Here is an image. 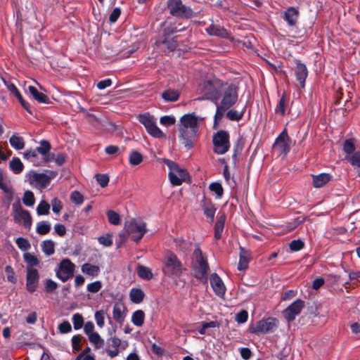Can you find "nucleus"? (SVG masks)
<instances>
[{
  "instance_id": "nucleus-1",
  "label": "nucleus",
  "mask_w": 360,
  "mask_h": 360,
  "mask_svg": "<svg viewBox=\"0 0 360 360\" xmlns=\"http://www.w3.org/2000/svg\"><path fill=\"white\" fill-rule=\"evenodd\" d=\"M202 118L195 113L185 114L181 117L178 124L179 138L186 148L193 147L199 131Z\"/></svg>"
},
{
  "instance_id": "nucleus-2",
  "label": "nucleus",
  "mask_w": 360,
  "mask_h": 360,
  "mask_svg": "<svg viewBox=\"0 0 360 360\" xmlns=\"http://www.w3.org/2000/svg\"><path fill=\"white\" fill-rule=\"evenodd\" d=\"M221 102H217L216 113L214 115V125L220 121L225 112L233 106L238 99V87L231 82L227 81L224 86L220 98Z\"/></svg>"
},
{
  "instance_id": "nucleus-3",
  "label": "nucleus",
  "mask_w": 360,
  "mask_h": 360,
  "mask_svg": "<svg viewBox=\"0 0 360 360\" xmlns=\"http://www.w3.org/2000/svg\"><path fill=\"white\" fill-rule=\"evenodd\" d=\"M227 81L217 77L206 79L200 84V92L205 98L210 100L217 105V102L221 96L224 86Z\"/></svg>"
},
{
  "instance_id": "nucleus-4",
  "label": "nucleus",
  "mask_w": 360,
  "mask_h": 360,
  "mask_svg": "<svg viewBox=\"0 0 360 360\" xmlns=\"http://www.w3.org/2000/svg\"><path fill=\"white\" fill-rule=\"evenodd\" d=\"M57 174V172L53 170H46L41 173L30 170L25 174V181L34 188L42 190L49 186L51 180L55 179Z\"/></svg>"
},
{
  "instance_id": "nucleus-5",
  "label": "nucleus",
  "mask_w": 360,
  "mask_h": 360,
  "mask_svg": "<svg viewBox=\"0 0 360 360\" xmlns=\"http://www.w3.org/2000/svg\"><path fill=\"white\" fill-rule=\"evenodd\" d=\"M192 268L195 277L201 281L207 280L209 266L206 257L202 254V250L197 248L193 252Z\"/></svg>"
},
{
  "instance_id": "nucleus-6",
  "label": "nucleus",
  "mask_w": 360,
  "mask_h": 360,
  "mask_svg": "<svg viewBox=\"0 0 360 360\" xmlns=\"http://www.w3.org/2000/svg\"><path fill=\"white\" fill-rule=\"evenodd\" d=\"M162 161L169 169L168 177L172 186H180L189 179L190 176L186 169L170 160L165 158Z\"/></svg>"
},
{
  "instance_id": "nucleus-7",
  "label": "nucleus",
  "mask_w": 360,
  "mask_h": 360,
  "mask_svg": "<svg viewBox=\"0 0 360 360\" xmlns=\"http://www.w3.org/2000/svg\"><path fill=\"white\" fill-rule=\"evenodd\" d=\"M184 270L183 264L176 255L173 252H168L165 257L163 273L171 278H179Z\"/></svg>"
},
{
  "instance_id": "nucleus-8",
  "label": "nucleus",
  "mask_w": 360,
  "mask_h": 360,
  "mask_svg": "<svg viewBox=\"0 0 360 360\" xmlns=\"http://www.w3.org/2000/svg\"><path fill=\"white\" fill-rule=\"evenodd\" d=\"M125 229L131 239L139 242L146 233V224L141 219H131L125 222Z\"/></svg>"
},
{
  "instance_id": "nucleus-9",
  "label": "nucleus",
  "mask_w": 360,
  "mask_h": 360,
  "mask_svg": "<svg viewBox=\"0 0 360 360\" xmlns=\"http://www.w3.org/2000/svg\"><path fill=\"white\" fill-rule=\"evenodd\" d=\"M278 321L276 318L269 317L257 321L249 327L250 333L266 334L274 332L278 326Z\"/></svg>"
},
{
  "instance_id": "nucleus-10",
  "label": "nucleus",
  "mask_w": 360,
  "mask_h": 360,
  "mask_svg": "<svg viewBox=\"0 0 360 360\" xmlns=\"http://www.w3.org/2000/svg\"><path fill=\"white\" fill-rule=\"evenodd\" d=\"M213 145L215 153L225 154L230 148L229 133L224 130L217 131L213 136Z\"/></svg>"
},
{
  "instance_id": "nucleus-11",
  "label": "nucleus",
  "mask_w": 360,
  "mask_h": 360,
  "mask_svg": "<svg viewBox=\"0 0 360 360\" xmlns=\"http://www.w3.org/2000/svg\"><path fill=\"white\" fill-rule=\"evenodd\" d=\"M167 7L170 14L173 16L186 18L193 16L192 9L184 5L181 0H169Z\"/></svg>"
},
{
  "instance_id": "nucleus-12",
  "label": "nucleus",
  "mask_w": 360,
  "mask_h": 360,
  "mask_svg": "<svg viewBox=\"0 0 360 360\" xmlns=\"http://www.w3.org/2000/svg\"><path fill=\"white\" fill-rule=\"evenodd\" d=\"M75 265L69 259H63L56 269V276L65 282L73 276Z\"/></svg>"
},
{
  "instance_id": "nucleus-13",
  "label": "nucleus",
  "mask_w": 360,
  "mask_h": 360,
  "mask_svg": "<svg viewBox=\"0 0 360 360\" xmlns=\"http://www.w3.org/2000/svg\"><path fill=\"white\" fill-rule=\"evenodd\" d=\"M274 148L280 154L286 155L290 149V139L286 129L278 136L274 144Z\"/></svg>"
},
{
  "instance_id": "nucleus-14",
  "label": "nucleus",
  "mask_w": 360,
  "mask_h": 360,
  "mask_svg": "<svg viewBox=\"0 0 360 360\" xmlns=\"http://www.w3.org/2000/svg\"><path fill=\"white\" fill-rule=\"evenodd\" d=\"M15 211L14 219L18 223L22 224L25 227H30L32 225V217L30 212L23 210L20 205L13 204Z\"/></svg>"
},
{
  "instance_id": "nucleus-15",
  "label": "nucleus",
  "mask_w": 360,
  "mask_h": 360,
  "mask_svg": "<svg viewBox=\"0 0 360 360\" xmlns=\"http://www.w3.org/2000/svg\"><path fill=\"white\" fill-rule=\"evenodd\" d=\"M39 274L36 269L27 267L26 275V288L30 292H34L39 285Z\"/></svg>"
},
{
  "instance_id": "nucleus-16",
  "label": "nucleus",
  "mask_w": 360,
  "mask_h": 360,
  "mask_svg": "<svg viewBox=\"0 0 360 360\" xmlns=\"http://www.w3.org/2000/svg\"><path fill=\"white\" fill-rule=\"evenodd\" d=\"M304 306V301L298 299L288 306L284 311V316L288 321H292L301 312Z\"/></svg>"
},
{
  "instance_id": "nucleus-17",
  "label": "nucleus",
  "mask_w": 360,
  "mask_h": 360,
  "mask_svg": "<svg viewBox=\"0 0 360 360\" xmlns=\"http://www.w3.org/2000/svg\"><path fill=\"white\" fill-rule=\"evenodd\" d=\"M210 281L214 293L219 297H223L226 289L221 278L217 274L213 273L210 276Z\"/></svg>"
},
{
  "instance_id": "nucleus-18",
  "label": "nucleus",
  "mask_w": 360,
  "mask_h": 360,
  "mask_svg": "<svg viewBox=\"0 0 360 360\" xmlns=\"http://www.w3.org/2000/svg\"><path fill=\"white\" fill-rule=\"evenodd\" d=\"M294 72L296 79L300 83L302 88L305 86V81L308 75V70L306 65L299 60L296 62V66L294 68Z\"/></svg>"
},
{
  "instance_id": "nucleus-19",
  "label": "nucleus",
  "mask_w": 360,
  "mask_h": 360,
  "mask_svg": "<svg viewBox=\"0 0 360 360\" xmlns=\"http://www.w3.org/2000/svg\"><path fill=\"white\" fill-rule=\"evenodd\" d=\"M205 32L210 36H216L222 38L229 37V33L224 27L214 23H212L209 27H207L205 29Z\"/></svg>"
},
{
  "instance_id": "nucleus-20",
  "label": "nucleus",
  "mask_w": 360,
  "mask_h": 360,
  "mask_svg": "<svg viewBox=\"0 0 360 360\" xmlns=\"http://www.w3.org/2000/svg\"><path fill=\"white\" fill-rule=\"evenodd\" d=\"M299 16V11L294 7H289L283 13V19L287 22L288 25H295Z\"/></svg>"
},
{
  "instance_id": "nucleus-21",
  "label": "nucleus",
  "mask_w": 360,
  "mask_h": 360,
  "mask_svg": "<svg viewBox=\"0 0 360 360\" xmlns=\"http://www.w3.org/2000/svg\"><path fill=\"white\" fill-rule=\"evenodd\" d=\"M125 307L120 303H115L113 306L112 309V318L113 319L122 324L125 319Z\"/></svg>"
},
{
  "instance_id": "nucleus-22",
  "label": "nucleus",
  "mask_w": 360,
  "mask_h": 360,
  "mask_svg": "<svg viewBox=\"0 0 360 360\" xmlns=\"http://www.w3.org/2000/svg\"><path fill=\"white\" fill-rule=\"evenodd\" d=\"M202 208L203 210L204 214L207 217L210 218L212 221L214 217L216 208L212 201L205 198L202 201Z\"/></svg>"
},
{
  "instance_id": "nucleus-23",
  "label": "nucleus",
  "mask_w": 360,
  "mask_h": 360,
  "mask_svg": "<svg viewBox=\"0 0 360 360\" xmlns=\"http://www.w3.org/2000/svg\"><path fill=\"white\" fill-rule=\"evenodd\" d=\"M250 262V253L244 248H240V259L238 265V269L245 270L248 268Z\"/></svg>"
},
{
  "instance_id": "nucleus-24",
  "label": "nucleus",
  "mask_w": 360,
  "mask_h": 360,
  "mask_svg": "<svg viewBox=\"0 0 360 360\" xmlns=\"http://www.w3.org/2000/svg\"><path fill=\"white\" fill-rule=\"evenodd\" d=\"M28 91L33 98L41 103H48L49 101V97L44 94L38 91V90L33 86H28Z\"/></svg>"
},
{
  "instance_id": "nucleus-25",
  "label": "nucleus",
  "mask_w": 360,
  "mask_h": 360,
  "mask_svg": "<svg viewBox=\"0 0 360 360\" xmlns=\"http://www.w3.org/2000/svg\"><path fill=\"white\" fill-rule=\"evenodd\" d=\"M330 180V176L326 173H321L313 176V185L315 188L324 186Z\"/></svg>"
},
{
  "instance_id": "nucleus-26",
  "label": "nucleus",
  "mask_w": 360,
  "mask_h": 360,
  "mask_svg": "<svg viewBox=\"0 0 360 360\" xmlns=\"http://www.w3.org/2000/svg\"><path fill=\"white\" fill-rule=\"evenodd\" d=\"M110 340L111 342V346L113 349H108L106 352L110 358H114L119 354V348L121 345V340L114 336L111 338Z\"/></svg>"
},
{
  "instance_id": "nucleus-27",
  "label": "nucleus",
  "mask_w": 360,
  "mask_h": 360,
  "mask_svg": "<svg viewBox=\"0 0 360 360\" xmlns=\"http://www.w3.org/2000/svg\"><path fill=\"white\" fill-rule=\"evenodd\" d=\"M9 168L15 174H20L24 169V165L19 158L14 157L9 162Z\"/></svg>"
},
{
  "instance_id": "nucleus-28",
  "label": "nucleus",
  "mask_w": 360,
  "mask_h": 360,
  "mask_svg": "<svg viewBox=\"0 0 360 360\" xmlns=\"http://www.w3.org/2000/svg\"><path fill=\"white\" fill-rule=\"evenodd\" d=\"M11 146L15 150H20L25 148V141L22 136L17 134L12 135L9 139Z\"/></svg>"
},
{
  "instance_id": "nucleus-29",
  "label": "nucleus",
  "mask_w": 360,
  "mask_h": 360,
  "mask_svg": "<svg viewBox=\"0 0 360 360\" xmlns=\"http://www.w3.org/2000/svg\"><path fill=\"white\" fill-rule=\"evenodd\" d=\"M146 131L150 134L152 137L156 139H162L165 138V134L163 131L158 127L156 121L154 123L151 124L146 129Z\"/></svg>"
},
{
  "instance_id": "nucleus-30",
  "label": "nucleus",
  "mask_w": 360,
  "mask_h": 360,
  "mask_svg": "<svg viewBox=\"0 0 360 360\" xmlns=\"http://www.w3.org/2000/svg\"><path fill=\"white\" fill-rule=\"evenodd\" d=\"M81 269L84 274L93 277L97 276L100 272L99 266L89 263L84 264Z\"/></svg>"
},
{
  "instance_id": "nucleus-31",
  "label": "nucleus",
  "mask_w": 360,
  "mask_h": 360,
  "mask_svg": "<svg viewBox=\"0 0 360 360\" xmlns=\"http://www.w3.org/2000/svg\"><path fill=\"white\" fill-rule=\"evenodd\" d=\"M145 294L140 288H132L129 292L131 301L135 304L141 303L144 298Z\"/></svg>"
},
{
  "instance_id": "nucleus-32",
  "label": "nucleus",
  "mask_w": 360,
  "mask_h": 360,
  "mask_svg": "<svg viewBox=\"0 0 360 360\" xmlns=\"http://www.w3.org/2000/svg\"><path fill=\"white\" fill-rule=\"evenodd\" d=\"M88 338L89 342L94 345L95 349H101L104 346V340L97 332L89 334Z\"/></svg>"
},
{
  "instance_id": "nucleus-33",
  "label": "nucleus",
  "mask_w": 360,
  "mask_h": 360,
  "mask_svg": "<svg viewBox=\"0 0 360 360\" xmlns=\"http://www.w3.org/2000/svg\"><path fill=\"white\" fill-rule=\"evenodd\" d=\"M144 320L145 313L141 309L135 311L131 315V322L136 326H142L144 323Z\"/></svg>"
},
{
  "instance_id": "nucleus-34",
  "label": "nucleus",
  "mask_w": 360,
  "mask_h": 360,
  "mask_svg": "<svg viewBox=\"0 0 360 360\" xmlns=\"http://www.w3.org/2000/svg\"><path fill=\"white\" fill-rule=\"evenodd\" d=\"M138 120L144 126L145 129H146L150 125H151V124L154 123V122L156 121V119L149 112H145L139 115Z\"/></svg>"
},
{
  "instance_id": "nucleus-35",
  "label": "nucleus",
  "mask_w": 360,
  "mask_h": 360,
  "mask_svg": "<svg viewBox=\"0 0 360 360\" xmlns=\"http://www.w3.org/2000/svg\"><path fill=\"white\" fill-rule=\"evenodd\" d=\"M179 92L177 90L167 89L162 94V98L167 102H174L179 99Z\"/></svg>"
},
{
  "instance_id": "nucleus-36",
  "label": "nucleus",
  "mask_w": 360,
  "mask_h": 360,
  "mask_svg": "<svg viewBox=\"0 0 360 360\" xmlns=\"http://www.w3.org/2000/svg\"><path fill=\"white\" fill-rule=\"evenodd\" d=\"M225 222V217L221 216L219 217L214 226V238L219 240L221 238Z\"/></svg>"
},
{
  "instance_id": "nucleus-37",
  "label": "nucleus",
  "mask_w": 360,
  "mask_h": 360,
  "mask_svg": "<svg viewBox=\"0 0 360 360\" xmlns=\"http://www.w3.org/2000/svg\"><path fill=\"white\" fill-rule=\"evenodd\" d=\"M51 225L48 221H41L37 224L36 231L39 235H46L51 231Z\"/></svg>"
},
{
  "instance_id": "nucleus-38",
  "label": "nucleus",
  "mask_w": 360,
  "mask_h": 360,
  "mask_svg": "<svg viewBox=\"0 0 360 360\" xmlns=\"http://www.w3.org/2000/svg\"><path fill=\"white\" fill-rule=\"evenodd\" d=\"M40 146L36 148L37 154H40L42 156L49 153L51 151V146L50 143L46 140H41L39 142Z\"/></svg>"
},
{
  "instance_id": "nucleus-39",
  "label": "nucleus",
  "mask_w": 360,
  "mask_h": 360,
  "mask_svg": "<svg viewBox=\"0 0 360 360\" xmlns=\"http://www.w3.org/2000/svg\"><path fill=\"white\" fill-rule=\"evenodd\" d=\"M41 248L45 255L50 256L55 252V244L52 240H46L43 241Z\"/></svg>"
},
{
  "instance_id": "nucleus-40",
  "label": "nucleus",
  "mask_w": 360,
  "mask_h": 360,
  "mask_svg": "<svg viewBox=\"0 0 360 360\" xmlns=\"http://www.w3.org/2000/svg\"><path fill=\"white\" fill-rule=\"evenodd\" d=\"M143 161L142 155L136 150H132L129 155V162L131 165L136 166Z\"/></svg>"
},
{
  "instance_id": "nucleus-41",
  "label": "nucleus",
  "mask_w": 360,
  "mask_h": 360,
  "mask_svg": "<svg viewBox=\"0 0 360 360\" xmlns=\"http://www.w3.org/2000/svg\"><path fill=\"white\" fill-rule=\"evenodd\" d=\"M0 189L2 190L6 194H12V186L8 181L4 179L3 172L0 169Z\"/></svg>"
},
{
  "instance_id": "nucleus-42",
  "label": "nucleus",
  "mask_w": 360,
  "mask_h": 360,
  "mask_svg": "<svg viewBox=\"0 0 360 360\" xmlns=\"http://www.w3.org/2000/svg\"><path fill=\"white\" fill-rule=\"evenodd\" d=\"M23 258L28 265L27 267L33 268V266H38L39 264V259L30 252L24 253Z\"/></svg>"
},
{
  "instance_id": "nucleus-43",
  "label": "nucleus",
  "mask_w": 360,
  "mask_h": 360,
  "mask_svg": "<svg viewBox=\"0 0 360 360\" xmlns=\"http://www.w3.org/2000/svg\"><path fill=\"white\" fill-rule=\"evenodd\" d=\"M219 327V323L217 321H210L200 323V327L198 329V333L200 335H205L207 333V329L210 328Z\"/></svg>"
},
{
  "instance_id": "nucleus-44",
  "label": "nucleus",
  "mask_w": 360,
  "mask_h": 360,
  "mask_svg": "<svg viewBox=\"0 0 360 360\" xmlns=\"http://www.w3.org/2000/svg\"><path fill=\"white\" fill-rule=\"evenodd\" d=\"M50 205L45 200H41L37 207L38 215H47L49 214Z\"/></svg>"
},
{
  "instance_id": "nucleus-45",
  "label": "nucleus",
  "mask_w": 360,
  "mask_h": 360,
  "mask_svg": "<svg viewBox=\"0 0 360 360\" xmlns=\"http://www.w3.org/2000/svg\"><path fill=\"white\" fill-rule=\"evenodd\" d=\"M138 275L143 279L150 280L153 278V274L149 268L144 266H139Z\"/></svg>"
},
{
  "instance_id": "nucleus-46",
  "label": "nucleus",
  "mask_w": 360,
  "mask_h": 360,
  "mask_svg": "<svg viewBox=\"0 0 360 360\" xmlns=\"http://www.w3.org/2000/svg\"><path fill=\"white\" fill-rule=\"evenodd\" d=\"M72 321L75 330H79L84 326V318L81 314L76 313L72 315Z\"/></svg>"
},
{
  "instance_id": "nucleus-47",
  "label": "nucleus",
  "mask_w": 360,
  "mask_h": 360,
  "mask_svg": "<svg viewBox=\"0 0 360 360\" xmlns=\"http://www.w3.org/2000/svg\"><path fill=\"white\" fill-rule=\"evenodd\" d=\"M22 202L27 207L33 206L35 202L34 193L30 191H26L24 193Z\"/></svg>"
},
{
  "instance_id": "nucleus-48",
  "label": "nucleus",
  "mask_w": 360,
  "mask_h": 360,
  "mask_svg": "<svg viewBox=\"0 0 360 360\" xmlns=\"http://www.w3.org/2000/svg\"><path fill=\"white\" fill-rule=\"evenodd\" d=\"M285 108H286V99L285 98V96H282V97L278 101L276 107L275 108V112L276 114H278L281 116H283L285 112Z\"/></svg>"
},
{
  "instance_id": "nucleus-49",
  "label": "nucleus",
  "mask_w": 360,
  "mask_h": 360,
  "mask_svg": "<svg viewBox=\"0 0 360 360\" xmlns=\"http://www.w3.org/2000/svg\"><path fill=\"white\" fill-rule=\"evenodd\" d=\"M209 188L211 191L214 192L216 193L217 198H221L222 197L223 193H224V190H223V188L220 183H218V182L212 183L210 185Z\"/></svg>"
},
{
  "instance_id": "nucleus-50",
  "label": "nucleus",
  "mask_w": 360,
  "mask_h": 360,
  "mask_svg": "<svg viewBox=\"0 0 360 360\" xmlns=\"http://www.w3.org/2000/svg\"><path fill=\"white\" fill-rule=\"evenodd\" d=\"M95 321L99 328H103L105 325V312L103 310L96 311L94 314Z\"/></svg>"
},
{
  "instance_id": "nucleus-51",
  "label": "nucleus",
  "mask_w": 360,
  "mask_h": 360,
  "mask_svg": "<svg viewBox=\"0 0 360 360\" xmlns=\"http://www.w3.org/2000/svg\"><path fill=\"white\" fill-rule=\"evenodd\" d=\"M107 216L110 224L117 225L120 223V217L117 212L110 210L107 212Z\"/></svg>"
},
{
  "instance_id": "nucleus-52",
  "label": "nucleus",
  "mask_w": 360,
  "mask_h": 360,
  "mask_svg": "<svg viewBox=\"0 0 360 360\" xmlns=\"http://www.w3.org/2000/svg\"><path fill=\"white\" fill-rule=\"evenodd\" d=\"M15 243L18 248L20 249L21 250L26 251L30 248V244L29 241L24 238H18L15 240Z\"/></svg>"
},
{
  "instance_id": "nucleus-53",
  "label": "nucleus",
  "mask_w": 360,
  "mask_h": 360,
  "mask_svg": "<svg viewBox=\"0 0 360 360\" xmlns=\"http://www.w3.org/2000/svg\"><path fill=\"white\" fill-rule=\"evenodd\" d=\"M243 116V112H239L236 110H230L226 113V117L232 121H238Z\"/></svg>"
},
{
  "instance_id": "nucleus-54",
  "label": "nucleus",
  "mask_w": 360,
  "mask_h": 360,
  "mask_svg": "<svg viewBox=\"0 0 360 360\" xmlns=\"http://www.w3.org/2000/svg\"><path fill=\"white\" fill-rule=\"evenodd\" d=\"M58 329L60 333L65 334L72 331V326L69 321H63L58 325Z\"/></svg>"
},
{
  "instance_id": "nucleus-55",
  "label": "nucleus",
  "mask_w": 360,
  "mask_h": 360,
  "mask_svg": "<svg viewBox=\"0 0 360 360\" xmlns=\"http://www.w3.org/2000/svg\"><path fill=\"white\" fill-rule=\"evenodd\" d=\"M304 245V242L300 239L293 240L289 244L290 249L292 251H299L303 248Z\"/></svg>"
},
{
  "instance_id": "nucleus-56",
  "label": "nucleus",
  "mask_w": 360,
  "mask_h": 360,
  "mask_svg": "<svg viewBox=\"0 0 360 360\" xmlns=\"http://www.w3.org/2000/svg\"><path fill=\"white\" fill-rule=\"evenodd\" d=\"M96 179L102 188L107 186L109 182V176L105 174H96Z\"/></svg>"
},
{
  "instance_id": "nucleus-57",
  "label": "nucleus",
  "mask_w": 360,
  "mask_h": 360,
  "mask_svg": "<svg viewBox=\"0 0 360 360\" xmlns=\"http://www.w3.org/2000/svg\"><path fill=\"white\" fill-rule=\"evenodd\" d=\"M102 288V283L99 281L91 283L87 285L86 289L89 292L96 293L98 292Z\"/></svg>"
},
{
  "instance_id": "nucleus-58",
  "label": "nucleus",
  "mask_w": 360,
  "mask_h": 360,
  "mask_svg": "<svg viewBox=\"0 0 360 360\" xmlns=\"http://www.w3.org/2000/svg\"><path fill=\"white\" fill-rule=\"evenodd\" d=\"M346 159L353 166L360 167V152L354 153L349 157H346Z\"/></svg>"
},
{
  "instance_id": "nucleus-59",
  "label": "nucleus",
  "mask_w": 360,
  "mask_h": 360,
  "mask_svg": "<svg viewBox=\"0 0 360 360\" xmlns=\"http://www.w3.org/2000/svg\"><path fill=\"white\" fill-rule=\"evenodd\" d=\"M5 272L8 281L12 283H15L16 282V277L13 268L9 265L6 266L5 267Z\"/></svg>"
},
{
  "instance_id": "nucleus-60",
  "label": "nucleus",
  "mask_w": 360,
  "mask_h": 360,
  "mask_svg": "<svg viewBox=\"0 0 360 360\" xmlns=\"http://www.w3.org/2000/svg\"><path fill=\"white\" fill-rule=\"evenodd\" d=\"M343 150L347 154L354 153L355 146L352 139H347L345 141L343 145Z\"/></svg>"
},
{
  "instance_id": "nucleus-61",
  "label": "nucleus",
  "mask_w": 360,
  "mask_h": 360,
  "mask_svg": "<svg viewBox=\"0 0 360 360\" xmlns=\"http://www.w3.org/2000/svg\"><path fill=\"white\" fill-rule=\"evenodd\" d=\"M98 240L100 244L105 247H109L112 244V236L110 234L98 237Z\"/></svg>"
},
{
  "instance_id": "nucleus-62",
  "label": "nucleus",
  "mask_w": 360,
  "mask_h": 360,
  "mask_svg": "<svg viewBox=\"0 0 360 360\" xmlns=\"http://www.w3.org/2000/svg\"><path fill=\"white\" fill-rule=\"evenodd\" d=\"M44 287L47 292H52L58 288V284L54 281L49 278L45 281Z\"/></svg>"
},
{
  "instance_id": "nucleus-63",
  "label": "nucleus",
  "mask_w": 360,
  "mask_h": 360,
  "mask_svg": "<svg viewBox=\"0 0 360 360\" xmlns=\"http://www.w3.org/2000/svg\"><path fill=\"white\" fill-rule=\"evenodd\" d=\"M160 122L162 125L171 126L175 124L176 119L174 116L165 115L160 117Z\"/></svg>"
},
{
  "instance_id": "nucleus-64",
  "label": "nucleus",
  "mask_w": 360,
  "mask_h": 360,
  "mask_svg": "<svg viewBox=\"0 0 360 360\" xmlns=\"http://www.w3.org/2000/svg\"><path fill=\"white\" fill-rule=\"evenodd\" d=\"M70 200L77 205H81L84 201V198L79 191H75L71 193Z\"/></svg>"
}]
</instances>
